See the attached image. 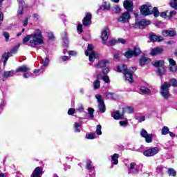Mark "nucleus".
<instances>
[{
  "mask_svg": "<svg viewBox=\"0 0 177 177\" xmlns=\"http://www.w3.org/2000/svg\"><path fill=\"white\" fill-rule=\"evenodd\" d=\"M83 25L86 27L88 26H91L92 23V14L91 12H87L86 16L82 20Z\"/></svg>",
  "mask_w": 177,
  "mask_h": 177,
  "instance_id": "f8f14e48",
  "label": "nucleus"
},
{
  "mask_svg": "<svg viewBox=\"0 0 177 177\" xmlns=\"http://www.w3.org/2000/svg\"><path fill=\"white\" fill-rule=\"evenodd\" d=\"M86 169H93V165H92V161L91 160H87L86 162Z\"/></svg>",
  "mask_w": 177,
  "mask_h": 177,
  "instance_id": "c03bdc74",
  "label": "nucleus"
},
{
  "mask_svg": "<svg viewBox=\"0 0 177 177\" xmlns=\"http://www.w3.org/2000/svg\"><path fill=\"white\" fill-rule=\"evenodd\" d=\"M93 86L94 91H96V89H99V88H100V81L99 80H95L93 84Z\"/></svg>",
  "mask_w": 177,
  "mask_h": 177,
  "instance_id": "c85d7f7f",
  "label": "nucleus"
},
{
  "mask_svg": "<svg viewBox=\"0 0 177 177\" xmlns=\"http://www.w3.org/2000/svg\"><path fill=\"white\" fill-rule=\"evenodd\" d=\"M170 86H174V88L177 86V80L175 78H172L169 80Z\"/></svg>",
  "mask_w": 177,
  "mask_h": 177,
  "instance_id": "58836bf2",
  "label": "nucleus"
},
{
  "mask_svg": "<svg viewBox=\"0 0 177 177\" xmlns=\"http://www.w3.org/2000/svg\"><path fill=\"white\" fill-rule=\"evenodd\" d=\"M168 174L169 176H176V171H175V169L173 168H169L168 169Z\"/></svg>",
  "mask_w": 177,
  "mask_h": 177,
  "instance_id": "ea45409f",
  "label": "nucleus"
},
{
  "mask_svg": "<svg viewBox=\"0 0 177 177\" xmlns=\"http://www.w3.org/2000/svg\"><path fill=\"white\" fill-rule=\"evenodd\" d=\"M151 5H142L140 8V12L143 16H149L151 15V10H150Z\"/></svg>",
  "mask_w": 177,
  "mask_h": 177,
  "instance_id": "1a4fd4ad",
  "label": "nucleus"
},
{
  "mask_svg": "<svg viewBox=\"0 0 177 177\" xmlns=\"http://www.w3.org/2000/svg\"><path fill=\"white\" fill-rule=\"evenodd\" d=\"M139 170L136 167V163L131 162L129 169V174H138Z\"/></svg>",
  "mask_w": 177,
  "mask_h": 177,
  "instance_id": "f3484780",
  "label": "nucleus"
},
{
  "mask_svg": "<svg viewBox=\"0 0 177 177\" xmlns=\"http://www.w3.org/2000/svg\"><path fill=\"white\" fill-rule=\"evenodd\" d=\"M140 91L142 92V93H144L145 95H149V93H150V92H151L150 91V89H149L147 87H145V86L140 87Z\"/></svg>",
  "mask_w": 177,
  "mask_h": 177,
  "instance_id": "c756f323",
  "label": "nucleus"
},
{
  "mask_svg": "<svg viewBox=\"0 0 177 177\" xmlns=\"http://www.w3.org/2000/svg\"><path fill=\"white\" fill-rule=\"evenodd\" d=\"M77 111H80V113L84 111V106L82 104H79V107L77 109Z\"/></svg>",
  "mask_w": 177,
  "mask_h": 177,
  "instance_id": "052dcab7",
  "label": "nucleus"
},
{
  "mask_svg": "<svg viewBox=\"0 0 177 177\" xmlns=\"http://www.w3.org/2000/svg\"><path fill=\"white\" fill-rule=\"evenodd\" d=\"M30 44H33V45H42V44H44V36L42 35L41 30L37 29L35 32L31 35Z\"/></svg>",
  "mask_w": 177,
  "mask_h": 177,
  "instance_id": "f257e3e1",
  "label": "nucleus"
},
{
  "mask_svg": "<svg viewBox=\"0 0 177 177\" xmlns=\"http://www.w3.org/2000/svg\"><path fill=\"white\" fill-rule=\"evenodd\" d=\"M161 133L162 135H168V133H169V128L167 126L163 127L161 130Z\"/></svg>",
  "mask_w": 177,
  "mask_h": 177,
  "instance_id": "72a5a7b5",
  "label": "nucleus"
},
{
  "mask_svg": "<svg viewBox=\"0 0 177 177\" xmlns=\"http://www.w3.org/2000/svg\"><path fill=\"white\" fill-rule=\"evenodd\" d=\"M109 64V61L107 60H102L100 61L97 64L95 65V68H103V67H106Z\"/></svg>",
  "mask_w": 177,
  "mask_h": 177,
  "instance_id": "412c9836",
  "label": "nucleus"
},
{
  "mask_svg": "<svg viewBox=\"0 0 177 177\" xmlns=\"http://www.w3.org/2000/svg\"><path fill=\"white\" fill-rule=\"evenodd\" d=\"M169 30H165L162 31V36L163 37H169Z\"/></svg>",
  "mask_w": 177,
  "mask_h": 177,
  "instance_id": "680f3d73",
  "label": "nucleus"
},
{
  "mask_svg": "<svg viewBox=\"0 0 177 177\" xmlns=\"http://www.w3.org/2000/svg\"><path fill=\"white\" fill-rule=\"evenodd\" d=\"M129 20H131V14L129 12H122L116 18V21L121 23V24L129 23Z\"/></svg>",
  "mask_w": 177,
  "mask_h": 177,
  "instance_id": "20e7f679",
  "label": "nucleus"
},
{
  "mask_svg": "<svg viewBox=\"0 0 177 177\" xmlns=\"http://www.w3.org/2000/svg\"><path fill=\"white\" fill-rule=\"evenodd\" d=\"M86 139H95L96 138V133H91L86 135Z\"/></svg>",
  "mask_w": 177,
  "mask_h": 177,
  "instance_id": "79ce46f5",
  "label": "nucleus"
},
{
  "mask_svg": "<svg viewBox=\"0 0 177 177\" xmlns=\"http://www.w3.org/2000/svg\"><path fill=\"white\" fill-rule=\"evenodd\" d=\"M19 47H20V44H18V45L15 46L14 48H12V49L10 50V53H8L9 57L10 56V55L17 53V50H19Z\"/></svg>",
  "mask_w": 177,
  "mask_h": 177,
  "instance_id": "7c9ffc66",
  "label": "nucleus"
},
{
  "mask_svg": "<svg viewBox=\"0 0 177 177\" xmlns=\"http://www.w3.org/2000/svg\"><path fill=\"white\" fill-rule=\"evenodd\" d=\"M169 5L171 8H173V9H176V10H177V0H170Z\"/></svg>",
  "mask_w": 177,
  "mask_h": 177,
  "instance_id": "c9c22d12",
  "label": "nucleus"
},
{
  "mask_svg": "<svg viewBox=\"0 0 177 177\" xmlns=\"http://www.w3.org/2000/svg\"><path fill=\"white\" fill-rule=\"evenodd\" d=\"M77 28V31L82 32V26L81 24L78 25Z\"/></svg>",
  "mask_w": 177,
  "mask_h": 177,
  "instance_id": "774afa93",
  "label": "nucleus"
},
{
  "mask_svg": "<svg viewBox=\"0 0 177 177\" xmlns=\"http://www.w3.org/2000/svg\"><path fill=\"white\" fill-rule=\"evenodd\" d=\"M140 136L145 138V142L147 143H151V142H153V134H149L147 131H146L145 129H141Z\"/></svg>",
  "mask_w": 177,
  "mask_h": 177,
  "instance_id": "6e6552de",
  "label": "nucleus"
},
{
  "mask_svg": "<svg viewBox=\"0 0 177 177\" xmlns=\"http://www.w3.org/2000/svg\"><path fill=\"white\" fill-rule=\"evenodd\" d=\"M27 71H30V68L26 65H23L17 68L15 73H27Z\"/></svg>",
  "mask_w": 177,
  "mask_h": 177,
  "instance_id": "4be33fe9",
  "label": "nucleus"
},
{
  "mask_svg": "<svg viewBox=\"0 0 177 177\" xmlns=\"http://www.w3.org/2000/svg\"><path fill=\"white\" fill-rule=\"evenodd\" d=\"M119 157H120V155H118V153H114L111 156V160H112V161H113V165H117V164H118V158Z\"/></svg>",
  "mask_w": 177,
  "mask_h": 177,
  "instance_id": "bb28decb",
  "label": "nucleus"
},
{
  "mask_svg": "<svg viewBox=\"0 0 177 177\" xmlns=\"http://www.w3.org/2000/svg\"><path fill=\"white\" fill-rule=\"evenodd\" d=\"M176 32L175 30H169V37H175Z\"/></svg>",
  "mask_w": 177,
  "mask_h": 177,
  "instance_id": "4d7b16f0",
  "label": "nucleus"
},
{
  "mask_svg": "<svg viewBox=\"0 0 177 177\" xmlns=\"http://www.w3.org/2000/svg\"><path fill=\"white\" fill-rule=\"evenodd\" d=\"M16 71H5L3 73V78H8V77H13Z\"/></svg>",
  "mask_w": 177,
  "mask_h": 177,
  "instance_id": "b1692460",
  "label": "nucleus"
},
{
  "mask_svg": "<svg viewBox=\"0 0 177 177\" xmlns=\"http://www.w3.org/2000/svg\"><path fill=\"white\" fill-rule=\"evenodd\" d=\"M158 151H160L158 147H152L144 151L143 154L145 157H153L156 156V154H158Z\"/></svg>",
  "mask_w": 177,
  "mask_h": 177,
  "instance_id": "0eeeda50",
  "label": "nucleus"
},
{
  "mask_svg": "<svg viewBox=\"0 0 177 177\" xmlns=\"http://www.w3.org/2000/svg\"><path fill=\"white\" fill-rule=\"evenodd\" d=\"M116 70L118 73H122L123 74H125L126 73H129V71H135L136 68L131 67L128 69V67L126 65H120L117 66Z\"/></svg>",
  "mask_w": 177,
  "mask_h": 177,
  "instance_id": "9d476101",
  "label": "nucleus"
},
{
  "mask_svg": "<svg viewBox=\"0 0 177 177\" xmlns=\"http://www.w3.org/2000/svg\"><path fill=\"white\" fill-rule=\"evenodd\" d=\"M44 174V171L42 167H37L35 169L34 171L32 172L31 177H41Z\"/></svg>",
  "mask_w": 177,
  "mask_h": 177,
  "instance_id": "ddd939ff",
  "label": "nucleus"
},
{
  "mask_svg": "<svg viewBox=\"0 0 177 177\" xmlns=\"http://www.w3.org/2000/svg\"><path fill=\"white\" fill-rule=\"evenodd\" d=\"M109 71H110V70L109 69V68H106L102 70V73H104V75H107V74H109Z\"/></svg>",
  "mask_w": 177,
  "mask_h": 177,
  "instance_id": "69168bd1",
  "label": "nucleus"
},
{
  "mask_svg": "<svg viewBox=\"0 0 177 177\" xmlns=\"http://www.w3.org/2000/svg\"><path fill=\"white\" fill-rule=\"evenodd\" d=\"M28 41H31V35H26L22 40L23 44H27Z\"/></svg>",
  "mask_w": 177,
  "mask_h": 177,
  "instance_id": "37998d69",
  "label": "nucleus"
},
{
  "mask_svg": "<svg viewBox=\"0 0 177 177\" xmlns=\"http://www.w3.org/2000/svg\"><path fill=\"white\" fill-rule=\"evenodd\" d=\"M123 6L127 10L126 12H129V13L133 12V2L132 1L125 0L123 3Z\"/></svg>",
  "mask_w": 177,
  "mask_h": 177,
  "instance_id": "9b49d317",
  "label": "nucleus"
},
{
  "mask_svg": "<svg viewBox=\"0 0 177 177\" xmlns=\"http://www.w3.org/2000/svg\"><path fill=\"white\" fill-rule=\"evenodd\" d=\"M82 124L75 122L74 124L75 132H80Z\"/></svg>",
  "mask_w": 177,
  "mask_h": 177,
  "instance_id": "473e14b6",
  "label": "nucleus"
},
{
  "mask_svg": "<svg viewBox=\"0 0 177 177\" xmlns=\"http://www.w3.org/2000/svg\"><path fill=\"white\" fill-rule=\"evenodd\" d=\"M3 37L6 38V41L9 42V33L8 32H4L3 33Z\"/></svg>",
  "mask_w": 177,
  "mask_h": 177,
  "instance_id": "603ef678",
  "label": "nucleus"
},
{
  "mask_svg": "<svg viewBox=\"0 0 177 177\" xmlns=\"http://www.w3.org/2000/svg\"><path fill=\"white\" fill-rule=\"evenodd\" d=\"M162 169H163V167L162 166H158L157 167V171L159 174H162Z\"/></svg>",
  "mask_w": 177,
  "mask_h": 177,
  "instance_id": "338daca9",
  "label": "nucleus"
},
{
  "mask_svg": "<svg viewBox=\"0 0 177 177\" xmlns=\"http://www.w3.org/2000/svg\"><path fill=\"white\" fill-rule=\"evenodd\" d=\"M19 7L18 10V15H23V3H24V1H19Z\"/></svg>",
  "mask_w": 177,
  "mask_h": 177,
  "instance_id": "e433bc0d",
  "label": "nucleus"
},
{
  "mask_svg": "<svg viewBox=\"0 0 177 177\" xmlns=\"http://www.w3.org/2000/svg\"><path fill=\"white\" fill-rule=\"evenodd\" d=\"M162 52H164V49L162 48H154L151 49V56H156V55H160Z\"/></svg>",
  "mask_w": 177,
  "mask_h": 177,
  "instance_id": "aec40b11",
  "label": "nucleus"
},
{
  "mask_svg": "<svg viewBox=\"0 0 177 177\" xmlns=\"http://www.w3.org/2000/svg\"><path fill=\"white\" fill-rule=\"evenodd\" d=\"M169 70L172 73H175V71H177V66H176V65L169 66Z\"/></svg>",
  "mask_w": 177,
  "mask_h": 177,
  "instance_id": "09e8293b",
  "label": "nucleus"
},
{
  "mask_svg": "<svg viewBox=\"0 0 177 177\" xmlns=\"http://www.w3.org/2000/svg\"><path fill=\"white\" fill-rule=\"evenodd\" d=\"M117 43V41L115 40H110L109 41V46H114V45H115V44Z\"/></svg>",
  "mask_w": 177,
  "mask_h": 177,
  "instance_id": "bf43d9fd",
  "label": "nucleus"
},
{
  "mask_svg": "<svg viewBox=\"0 0 177 177\" xmlns=\"http://www.w3.org/2000/svg\"><path fill=\"white\" fill-rule=\"evenodd\" d=\"M150 24V21L146 19H143L138 22H136V26H138V27H146V26H149Z\"/></svg>",
  "mask_w": 177,
  "mask_h": 177,
  "instance_id": "a211bd4d",
  "label": "nucleus"
},
{
  "mask_svg": "<svg viewBox=\"0 0 177 177\" xmlns=\"http://www.w3.org/2000/svg\"><path fill=\"white\" fill-rule=\"evenodd\" d=\"M136 120H137L138 122H142V121H145L146 120V118L145 116H137L136 118Z\"/></svg>",
  "mask_w": 177,
  "mask_h": 177,
  "instance_id": "de8ad7c7",
  "label": "nucleus"
},
{
  "mask_svg": "<svg viewBox=\"0 0 177 177\" xmlns=\"http://www.w3.org/2000/svg\"><path fill=\"white\" fill-rule=\"evenodd\" d=\"M112 10L114 13L116 14L121 13V8L118 5H115V6H113Z\"/></svg>",
  "mask_w": 177,
  "mask_h": 177,
  "instance_id": "4c0bfd02",
  "label": "nucleus"
},
{
  "mask_svg": "<svg viewBox=\"0 0 177 177\" xmlns=\"http://www.w3.org/2000/svg\"><path fill=\"white\" fill-rule=\"evenodd\" d=\"M150 62H151V59L145 56L141 57V59H139V63L140 66H145L146 64H149Z\"/></svg>",
  "mask_w": 177,
  "mask_h": 177,
  "instance_id": "6ab92c4d",
  "label": "nucleus"
},
{
  "mask_svg": "<svg viewBox=\"0 0 177 177\" xmlns=\"http://www.w3.org/2000/svg\"><path fill=\"white\" fill-rule=\"evenodd\" d=\"M120 125H121L122 127H127V125H128V121H120Z\"/></svg>",
  "mask_w": 177,
  "mask_h": 177,
  "instance_id": "e2e57ef3",
  "label": "nucleus"
},
{
  "mask_svg": "<svg viewBox=\"0 0 177 177\" xmlns=\"http://www.w3.org/2000/svg\"><path fill=\"white\" fill-rule=\"evenodd\" d=\"M117 42H118L119 44H127V40L124 39H118L117 40Z\"/></svg>",
  "mask_w": 177,
  "mask_h": 177,
  "instance_id": "0e129e2a",
  "label": "nucleus"
},
{
  "mask_svg": "<svg viewBox=\"0 0 177 177\" xmlns=\"http://www.w3.org/2000/svg\"><path fill=\"white\" fill-rule=\"evenodd\" d=\"M120 56H121V54H120V53H115V54L113 55L114 59H115L116 62H118V60H120Z\"/></svg>",
  "mask_w": 177,
  "mask_h": 177,
  "instance_id": "8fccbe9b",
  "label": "nucleus"
},
{
  "mask_svg": "<svg viewBox=\"0 0 177 177\" xmlns=\"http://www.w3.org/2000/svg\"><path fill=\"white\" fill-rule=\"evenodd\" d=\"M152 64L154 67L158 68V71H156L157 74L159 75H164L165 73V68H164V61H154L152 62Z\"/></svg>",
  "mask_w": 177,
  "mask_h": 177,
  "instance_id": "39448f33",
  "label": "nucleus"
},
{
  "mask_svg": "<svg viewBox=\"0 0 177 177\" xmlns=\"http://www.w3.org/2000/svg\"><path fill=\"white\" fill-rule=\"evenodd\" d=\"M101 38L102 39V43L106 44L107 39H109V30L105 28L102 31Z\"/></svg>",
  "mask_w": 177,
  "mask_h": 177,
  "instance_id": "4468645a",
  "label": "nucleus"
},
{
  "mask_svg": "<svg viewBox=\"0 0 177 177\" xmlns=\"http://www.w3.org/2000/svg\"><path fill=\"white\" fill-rule=\"evenodd\" d=\"M102 80L104 81V82H106V84H109V82H110V78L109 77V76L105 75L102 77Z\"/></svg>",
  "mask_w": 177,
  "mask_h": 177,
  "instance_id": "13d9d810",
  "label": "nucleus"
},
{
  "mask_svg": "<svg viewBox=\"0 0 177 177\" xmlns=\"http://www.w3.org/2000/svg\"><path fill=\"white\" fill-rule=\"evenodd\" d=\"M132 52L133 56H135V57H137V56H139L140 55V48L136 46L134 47L133 50H132Z\"/></svg>",
  "mask_w": 177,
  "mask_h": 177,
  "instance_id": "a878e982",
  "label": "nucleus"
},
{
  "mask_svg": "<svg viewBox=\"0 0 177 177\" xmlns=\"http://www.w3.org/2000/svg\"><path fill=\"white\" fill-rule=\"evenodd\" d=\"M110 10V4L107 2H104L102 6L100 7L98 10Z\"/></svg>",
  "mask_w": 177,
  "mask_h": 177,
  "instance_id": "393cba45",
  "label": "nucleus"
},
{
  "mask_svg": "<svg viewBox=\"0 0 177 177\" xmlns=\"http://www.w3.org/2000/svg\"><path fill=\"white\" fill-rule=\"evenodd\" d=\"M125 57L127 59H131L133 56V53L132 52V50H129L124 53Z\"/></svg>",
  "mask_w": 177,
  "mask_h": 177,
  "instance_id": "f704fd0d",
  "label": "nucleus"
},
{
  "mask_svg": "<svg viewBox=\"0 0 177 177\" xmlns=\"http://www.w3.org/2000/svg\"><path fill=\"white\" fill-rule=\"evenodd\" d=\"M126 112L128 113L129 114H131V113H133V108L131 106H127L126 109Z\"/></svg>",
  "mask_w": 177,
  "mask_h": 177,
  "instance_id": "864d4df0",
  "label": "nucleus"
},
{
  "mask_svg": "<svg viewBox=\"0 0 177 177\" xmlns=\"http://www.w3.org/2000/svg\"><path fill=\"white\" fill-rule=\"evenodd\" d=\"M135 71H129L126 73H123L124 75L125 81H128V82L132 83L133 82V77H132V73Z\"/></svg>",
  "mask_w": 177,
  "mask_h": 177,
  "instance_id": "dca6fc26",
  "label": "nucleus"
},
{
  "mask_svg": "<svg viewBox=\"0 0 177 177\" xmlns=\"http://www.w3.org/2000/svg\"><path fill=\"white\" fill-rule=\"evenodd\" d=\"M149 39L151 42H161L163 41L164 38L161 36H157L156 35H151L149 36Z\"/></svg>",
  "mask_w": 177,
  "mask_h": 177,
  "instance_id": "2eb2a0df",
  "label": "nucleus"
},
{
  "mask_svg": "<svg viewBox=\"0 0 177 177\" xmlns=\"http://www.w3.org/2000/svg\"><path fill=\"white\" fill-rule=\"evenodd\" d=\"M88 114L90 116V118H93V113L95 112V110L92 108H88Z\"/></svg>",
  "mask_w": 177,
  "mask_h": 177,
  "instance_id": "49530a36",
  "label": "nucleus"
},
{
  "mask_svg": "<svg viewBox=\"0 0 177 177\" xmlns=\"http://www.w3.org/2000/svg\"><path fill=\"white\" fill-rule=\"evenodd\" d=\"M95 98L98 103V109L100 113H104L106 111V105L104 104V100L102 98V95H95Z\"/></svg>",
  "mask_w": 177,
  "mask_h": 177,
  "instance_id": "423d86ee",
  "label": "nucleus"
},
{
  "mask_svg": "<svg viewBox=\"0 0 177 177\" xmlns=\"http://www.w3.org/2000/svg\"><path fill=\"white\" fill-rule=\"evenodd\" d=\"M63 42L64 44V46H68V38L67 37V34L64 33V37H62Z\"/></svg>",
  "mask_w": 177,
  "mask_h": 177,
  "instance_id": "2f4dec72",
  "label": "nucleus"
},
{
  "mask_svg": "<svg viewBox=\"0 0 177 177\" xmlns=\"http://www.w3.org/2000/svg\"><path fill=\"white\" fill-rule=\"evenodd\" d=\"M2 58L4 59L3 65L5 66V64H6V62L9 59V53H4L3 55H2Z\"/></svg>",
  "mask_w": 177,
  "mask_h": 177,
  "instance_id": "a19ab883",
  "label": "nucleus"
},
{
  "mask_svg": "<svg viewBox=\"0 0 177 177\" xmlns=\"http://www.w3.org/2000/svg\"><path fill=\"white\" fill-rule=\"evenodd\" d=\"M75 113V109H69L68 111V115H73V114Z\"/></svg>",
  "mask_w": 177,
  "mask_h": 177,
  "instance_id": "5fc2aeb1",
  "label": "nucleus"
},
{
  "mask_svg": "<svg viewBox=\"0 0 177 177\" xmlns=\"http://www.w3.org/2000/svg\"><path fill=\"white\" fill-rule=\"evenodd\" d=\"M106 96L108 97V99H114V93H106Z\"/></svg>",
  "mask_w": 177,
  "mask_h": 177,
  "instance_id": "6e6d98bb",
  "label": "nucleus"
},
{
  "mask_svg": "<svg viewBox=\"0 0 177 177\" xmlns=\"http://www.w3.org/2000/svg\"><path fill=\"white\" fill-rule=\"evenodd\" d=\"M96 133L97 135H102V125L100 124L97 125Z\"/></svg>",
  "mask_w": 177,
  "mask_h": 177,
  "instance_id": "a18cd8bd",
  "label": "nucleus"
},
{
  "mask_svg": "<svg viewBox=\"0 0 177 177\" xmlns=\"http://www.w3.org/2000/svg\"><path fill=\"white\" fill-rule=\"evenodd\" d=\"M176 15V11L173 10V11H170L167 16H168L169 19H171V18L174 17V16H175Z\"/></svg>",
  "mask_w": 177,
  "mask_h": 177,
  "instance_id": "3c124183",
  "label": "nucleus"
},
{
  "mask_svg": "<svg viewBox=\"0 0 177 177\" xmlns=\"http://www.w3.org/2000/svg\"><path fill=\"white\" fill-rule=\"evenodd\" d=\"M113 118L114 120H121V118H124V110L122 113H120L119 111H115L113 113Z\"/></svg>",
  "mask_w": 177,
  "mask_h": 177,
  "instance_id": "5701e85b",
  "label": "nucleus"
},
{
  "mask_svg": "<svg viewBox=\"0 0 177 177\" xmlns=\"http://www.w3.org/2000/svg\"><path fill=\"white\" fill-rule=\"evenodd\" d=\"M151 15H153L154 17H158L160 16V11L157 7H154L153 10H151Z\"/></svg>",
  "mask_w": 177,
  "mask_h": 177,
  "instance_id": "cd10ccee",
  "label": "nucleus"
},
{
  "mask_svg": "<svg viewBox=\"0 0 177 177\" xmlns=\"http://www.w3.org/2000/svg\"><path fill=\"white\" fill-rule=\"evenodd\" d=\"M93 45L88 44L87 50H85V55L86 56H88L89 62H91V63L95 62V59H97V57H99V53L93 50Z\"/></svg>",
  "mask_w": 177,
  "mask_h": 177,
  "instance_id": "f03ea898",
  "label": "nucleus"
},
{
  "mask_svg": "<svg viewBox=\"0 0 177 177\" xmlns=\"http://www.w3.org/2000/svg\"><path fill=\"white\" fill-rule=\"evenodd\" d=\"M169 88H171V84L167 82H164L163 84L161 85L160 93L164 99H168L171 97Z\"/></svg>",
  "mask_w": 177,
  "mask_h": 177,
  "instance_id": "7ed1b4c3",
  "label": "nucleus"
}]
</instances>
